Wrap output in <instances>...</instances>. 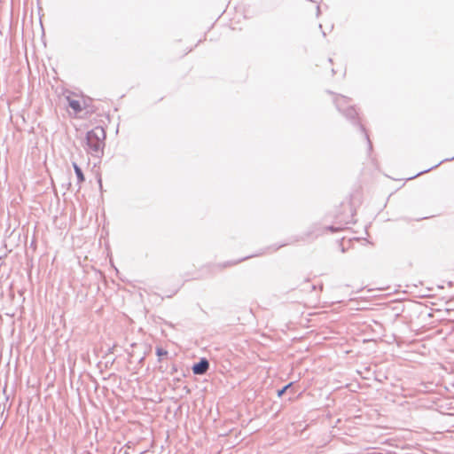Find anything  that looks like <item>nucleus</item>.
Segmentation results:
<instances>
[{
    "mask_svg": "<svg viewBox=\"0 0 454 454\" xmlns=\"http://www.w3.org/2000/svg\"><path fill=\"white\" fill-rule=\"evenodd\" d=\"M292 383H289L288 385L285 386L282 389L278 390V395L280 397L284 395V393L286 391L287 388L291 387Z\"/></svg>",
    "mask_w": 454,
    "mask_h": 454,
    "instance_id": "0eeeda50",
    "label": "nucleus"
},
{
    "mask_svg": "<svg viewBox=\"0 0 454 454\" xmlns=\"http://www.w3.org/2000/svg\"><path fill=\"white\" fill-rule=\"evenodd\" d=\"M105 137L104 129L102 127H96L87 133V145L92 151L98 152L103 147Z\"/></svg>",
    "mask_w": 454,
    "mask_h": 454,
    "instance_id": "f03ea898",
    "label": "nucleus"
},
{
    "mask_svg": "<svg viewBox=\"0 0 454 454\" xmlns=\"http://www.w3.org/2000/svg\"><path fill=\"white\" fill-rule=\"evenodd\" d=\"M156 354L159 357H161V356H166L168 355V351L161 348H156Z\"/></svg>",
    "mask_w": 454,
    "mask_h": 454,
    "instance_id": "423d86ee",
    "label": "nucleus"
},
{
    "mask_svg": "<svg viewBox=\"0 0 454 454\" xmlns=\"http://www.w3.org/2000/svg\"><path fill=\"white\" fill-rule=\"evenodd\" d=\"M73 168L75 171L78 184H82L85 181V177L81 168L75 162H73Z\"/></svg>",
    "mask_w": 454,
    "mask_h": 454,
    "instance_id": "39448f33",
    "label": "nucleus"
},
{
    "mask_svg": "<svg viewBox=\"0 0 454 454\" xmlns=\"http://www.w3.org/2000/svg\"><path fill=\"white\" fill-rule=\"evenodd\" d=\"M356 214V208L351 200L342 201L334 212V217L339 223V226L336 228L327 227L326 229L333 232L344 230L346 225L355 223Z\"/></svg>",
    "mask_w": 454,
    "mask_h": 454,
    "instance_id": "f257e3e1",
    "label": "nucleus"
},
{
    "mask_svg": "<svg viewBox=\"0 0 454 454\" xmlns=\"http://www.w3.org/2000/svg\"><path fill=\"white\" fill-rule=\"evenodd\" d=\"M209 368V363L207 359H201L198 364L192 366V372L194 374L201 375L207 372Z\"/></svg>",
    "mask_w": 454,
    "mask_h": 454,
    "instance_id": "20e7f679",
    "label": "nucleus"
},
{
    "mask_svg": "<svg viewBox=\"0 0 454 454\" xmlns=\"http://www.w3.org/2000/svg\"><path fill=\"white\" fill-rule=\"evenodd\" d=\"M67 101H68L69 106L75 113L81 112L83 109V107L85 106V100L82 98H78L68 97Z\"/></svg>",
    "mask_w": 454,
    "mask_h": 454,
    "instance_id": "7ed1b4c3",
    "label": "nucleus"
}]
</instances>
